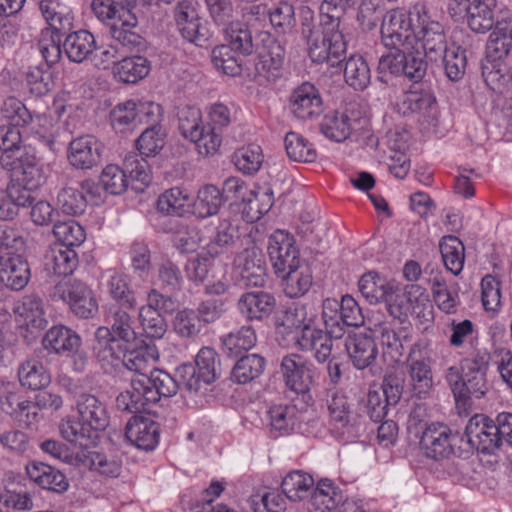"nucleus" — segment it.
I'll list each match as a JSON object with an SVG mask.
<instances>
[{"instance_id": "nucleus-1", "label": "nucleus", "mask_w": 512, "mask_h": 512, "mask_svg": "<svg viewBox=\"0 0 512 512\" xmlns=\"http://www.w3.org/2000/svg\"><path fill=\"white\" fill-rule=\"evenodd\" d=\"M78 418L67 416L59 425L61 436L68 442L84 450L90 448L96 433L109 426V413L106 403L98 396L83 392L75 399Z\"/></svg>"}, {"instance_id": "nucleus-2", "label": "nucleus", "mask_w": 512, "mask_h": 512, "mask_svg": "<svg viewBox=\"0 0 512 512\" xmlns=\"http://www.w3.org/2000/svg\"><path fill=\"white\" fill-rule=\"evenodd\" d=\"M130 308L110 305L106 313L108 326H100L95 331L93 353L101 363H110L115 353L113 349L125 345L130 347L133 341L139 339L133 328Z\"/></svg>"}, {"instance_id": "nucleus-3", "label": "nucleus", "mask_w": 512, "mask_h": 512, "mask_svg": "<svg viewBox=\"0 0 512 512\" xmlns=\"http://www.w3.org/2000/svg\"><path fill=\"white\" fill-rule=\"evenodd\" d=\"M465 436L478 452L494 454L503 445H512V413H500L495 419L476 414L469 419Z\"/></svg>"}, {"instance_id": "nucleus-4", "label": "nucleus", "mask_w": 512, "mask_h": 512, "mask_svg": "<svg viewBox=\"0 0 512 512\" xmlns=\"http://www.w3.org/2000/svg\"><path fill=\"white\" fill-rule=\"evenodd\" d=\"M180 383L190 393L205 394L207 386L220 377L219 357L210 347H203L196 355L195 365L184 363L176 369Z\"/></svg>"}, {"instance_id": "nucleus-5", "label": "nucleus", "mask_w": 512, "mask_h": 512, "mask_svg": "<svg viewBox=\"0 0 512 512\" xmlns=\"http://www.w3.org/2000/svg\"><path fill=\"white\" fill-rule=\"evenodd\" d=\"M50 297L67 302L71 311L84 319L92 318L98 311V304L89 286L78 279H66L54 285Z\"/></svg>"}, {"instance_id": "nucleus-6", "label": "nucleus", "mask_w": 512, "mask_h": 512, "mask_svg": "<svg viewBox=\"0 0 512 512\" xmlns=\"http://www.w3.org/2000/svg\"><path fill=\"white\" fill-rule=\"evenodd\" d=\"M43 353L46 349H51L58 355L72 357L74 370L82 372L87 363V356L81 350L82 341L80 336L72 329L63 326H53L42 339Z\"/></svg>"}, {"instance_id": "nucleus-7", "label": "nucleus", "mask_w": 512, "mask_h": 512, "mask_svg": "<svg viewBox=\"0 0 512 512\" xmlns=\"http://www.w3.org/2000/svg\"><path fill=\"white\" fill-rule=\"evenodd\" d=\"M408 389L418 399L427 398L433 389L431 358L423 355L420 343H414L406 359Z\"/></svg>"}, {"instance_id": "nucleus-8", "label": "nucleus", "mask_w": 512, "mask_h": 512, "mask_svg": "<svg viewBox=\"0 0 512 512\" xmlns=\"http://www.w3.org/2000/svg\"><path fill=\"white\" fill-rule=\"evenodd\" d=\"M414 12L417 17L416 28L419 29L417 35L422 42L425 56L431 61H438L449 48L444 27L438 21L431 20L424 4L414 5Z\"/></svg>"}, {"instance_id": "nucleus-9", "label": "nucleus", "mask_w": 512, "mask_h": 512, "mask_svg": "<svg viewBox=\"0 0 512 512\" xmlns=\"http://www.w3.org/2000/svg\"><path fill=\"white\" fill-rule=\"evenodd\" d=\"M489 358L487 352L478 351L471 358H465L461 361L464 379L463 393L465 396L461 397L460 403L463 405H466L471 398L480 399L488 392Z\"/></svg>"}, {"instance_id": "nucleus-10", "label": "nucleus", "mask_w": 512, "mask_h": 512, "mask_svg": "<svg viewBox=\"0 0 512 512\" xmlns=\"http://www.w3.org/2000/svg\"><path fill=\"white\" fill-rule=\"evenodd\" d=\"M307 47L310 59L317 64L326 63L330 67H337L346 58L347 43L341 30L328 27L312 39Z\"/></svg>"}, {"instance_id": "nucleus-11", "label": "nucleus", "mask_w": 512, "mask_h": 512, "mask_svg": "<svg viewBox=\"0 0 512 512\" xmlns=\"http://www.w3.org/2000/svg\"><path fill=\"white\" fill-rule=\"evenodd\" d=\"M280 372L286 387L296 394H307L314 386L317 371L315 366L302 355L291 353L284 356Z\"/></svg>"}, {"instance_id": "nucleus-12", "label": "nucleus", "mask_w": 512, "mask_h": 512, "mask_svg": "<svg viewBox=\"0 0 512 512\" xmlns=\"http://www.w3.org/2000/svg\"><path fill=\"white\" fill-rule=\"evenodd\" d=\"M236 283L244 288H262L267 281L266 263L262 252L256 248H246L234 261Z\"/></svg>"}, {"instance_id": "nucleus-13", "label": "nucleus", "mask_w": 512, "mask_h": 512, "mask_svg": "<svg viewBox=\"0 0 512 512\" xmlns=\"http://www.w3.org/2000/svg\"><path fill=\"white\" fill-rule=\"evenodd\" d=\"M414 8L410 12L403 9H392L388 11L381 23V39L387 48H399L406 45L413 34Z\"/></svg>"}, {"instance_id": "nucleus-14", "label": "nucleus", "mask_w": 512, "mask_h": 512, "mask_svg": "<svg viewBox=\"0 0 512 512\" xmlns=\"http://www.w3.org/2000/svg\"><path fill=\"white\" fill-rule=\"evenodd\" d=\"M457 438L458 434L453 433L447 425L436 422L425 426L419 445L428 458L440 460L453 454Z\"/></svg>"}, {"instance_id": "nucleus-15", "label": "nucleus", "mask_w": 512, "mask_h": 512, "mask_svg": "<svg viewBox=\"0 0 512 512\" xmlns=\"http://www.w3.org/2000/svg\"><path fill=\"white\" fill-rule=\"evenodd\" d=\"M267 250L276 275L301 261L294 237L284 230H276L270 235Z\"/></svg>"}, {"instance_id": "nucleus-16", "label": "nucleus", "mask_w": 512, "mask_h": 512, "mask_svg": "<svg viewBox=\"0 0 512 512\" xmlns=\"http://www.w3.org/2000/svg\"><path fill=\"white\" fill-rule=\"evenodd\" d=\"M174 17L178 31L186 41L199 47L208 42L209 31L191 2H179L175 7Z\"/></svg>"}, {"instance_id": "nucleus-17", "label": "nucleus", "mask_w": 512, "mask_h": 512, "mask_svg": "<svg viewBox=\"0 0 512 512\" xmlns=\"http://www.w3.org/2000/svg\"><path fill=\"white\" fill-rule=\"evenodd\" d=\"M345 348L356 369L369 368L373 375L380 373V368H375L378 348L371 335L366 333L349 334L345 339Z\"/></svg>"}, {"instance_id": "nucleus-18", "label": "nucleus", "mask_w": 512, "mask_h": 512, "mask_svg": "<svg viewBox=\"0 0 512 512\" xmlns=\"http://www.w3.org/2000/svg\"><path fill=\"white\" fill-rule=\"evenodd\" d=\"M289 108L299 119L307 120L323 112V102L319 90L310 82H303L293 89L289 97Z\"/></svg>"}, {"instance_id": "nucleus-19", "label": "nucleus", "mask_w": 512, "mask_h": 512, "mask_svg": "<svg viewBox=\"0 0 512 512\" xmlns=\"http://www.w3.org/2000/svg\"><path fill=\"white\" fill-rule=\"evenodd\" d=\"M276 306L274 295L262 290L245 292L237 301L239 313L250 322H260L269 318Z\"/></svg>"}, {"instance_id": "nucleus-20", "label": "nucleus", "mask_w": 512, "mask_h": 512, "mask_svg": "<svg viewBox=\"0 0 512 512\" xmlns=\"http://www.w3.org/2000/svg\"><path fill=\"white\" fill-rule=\"evenodd\" d=\"M158 423L149 417L134 415L127 423L125 437L139 449L153 450L159 441Z\"/></svg>"}, {"instance_id": "nucleus-21", "label": "nucleus", "mask_w": 512, "mask_h": 512, "mask_svg": "<svg viewBox=\"0 0 512 512\" xmlns=\"http://www.w3.org/2000/svg\"><path fill=\"white\" fill-rule=\"evenodd\" d=\"M26 472L29 479L42 489L62 494L70 487L66 475L52 465L32 461L26 465Z\"/></svg>"}, {"instance_id": "nucleus-22", "label": "nucleus", "mask_w": 512, "mask_h": 512, "mask_svg": "<svg viewBox=\"0 0 512 512\" xmlns=\"http://www.w3.org/2000/svg\"><path fill=\"white\" fill-rule=\"evenodd\" d=\"M102 144L92 136H82L71 141L68 159L79 169H91L101 162Z\"/></svg>"}, {"instance_id": "nucleus-23", "label": "nucleus", "mask_w": 512, "mask_h": 512, "mask_svg": "<svg viewBox=\"0 0 512 512\" xmlns=\"http://www.w3.org/2000/svg\"><path fill=\"white\" fill-rule=\"evenodd\" d=\"M481 72L491 90L512 96V71L505 60L485 57L481 63Z\"/></svg>"}, {"instance_id": "nucleus-24", "label": "nucleus", "mask_w": 512, "mask_h": 512, "mask_svg": "<svg viewBox=\"0 0 512 512\" xmlns=\"http://www.w3.org/2000/svg\"><path fill=\"white\" fill-rule=\"evenodd\" d=\"M42 356L43 349H36L30 357L19 365L17 375L23 387L31 390H41L50 384L51 377L41 362Z\"/></svg>"}, {"instance_id": "nucleus-25", "label": "nucleus", "mask_w": 512, "mask_h": 512, "mask_svg": "<svg viewBox=\"0 0 512 512\" xmlns=\"http://www.w3.org/2000/svg\"><path fill=\"white\" fill-rule=\"evenodd\" d=\"M278 276L282 278L283 291L289 298L304 296L310 290L313 282L311 267L304 260L281 272Z\"/></svg>"}, {"instance_id": "nucleus-26", "label": "nucleus", "mask_w": 512, "mask_h": 512, "mask_svg": "<svg viewBox=\"0 0 512 512\" xmlns=\"http://www.w3.org/2000/svg\"><path fill=\"white\" fill-rule=\"evenodd\" d=\"M0 276L6 288L23 290L31 278L29 263L22 255H11L0 262Z\"/></svg>"}, {"instance_id": "nucleus-27", "label": "nucleus", "mask_w": 512, "mask_h": 512, "mask_svg": "<svg viewBox=\"0 0 512 512\" xmlns=\"http://www.w3.org/2000/svg\"><path fill=\"white\" fill-rule=\"evenodd\" d=\"M130 384L132 390L124 391L117 396L116 407L121 411L137 414L144 411L153 401L148 398L144 374H134Z\"/></svg>"}, {"instance_id": "nucleus-28", "label": "nucleus", "mask_w": 512, "mask_h": 512, "mask_svg": "<svg viewBox=\"0 0 512 512\" xmlns=\"http://www.w3.org/2000/svg\"><path fill=\"white\" fill-rule=\"evenodd\" d=\"M360 120L352 118L347 112L331 111L320 123L321 133L330 140L342 142L358 129Z\"/></svg>"}, {"instance_id": "nucleus-29", "label": "nucleus", "mask_w": 512, "mask_h": 512, "mask_svg": "<svg viewBox=\"0 0 512 512\" xmlns=\"http://www.w3.org/2000/svg\"><path fill=\"white\" fill-rule=\"evenodd\" d=\"M143 341L139 338L133 341L130 347L117 346L114 354L111 357V362L107 365H115V362H121L122 365L135 374H144L143 370L146 369L148 363L147 347L143 345ZM103 366L106 363H102Z\"/></svg>"}, {"instance_id": "nucleus-30", "label": "nucleus", "mask_w": 512, "mask_h": 512, "mask_svg": "<svg viewBox=\"0 0 512 512\" xmlns=\"http://www.w3.org/2000/svg\"><path fill=\"white\" fill-rule=\"evenodd\" d=\"M156 209L163 215L183 217L191 213V196L184 188H169L159 195Z\"/></svg>"}, {"instance_id": "nucleus-31", "label": "nucleus", "mask_w": 512, "mask_h": 512, "mask_svg": "<svg viewBox=\"0 0 512 512\" xmlns=\"http://www.w3.org/2000/svg\"><path fill=\"white\" fill-rule=\"evenodd\" d=\"M239 239L238 227L229 219H222L215 228L214 236L205 246L206 254L210 258L219 257L233 249Z\"/></svg>"}, {"instance_id": "nucleus-32", "label": "nucleus", "mask_w": 512, "mask_h": 512, "mask_svg": "<svg viewBox=\"0 0 512 512\" xmlns=\"http://www.w3.org/2000/svg\"><path fill=\"white\" fill-rule=\"evenodd\" d=\"M225 201V196L215 185H204L198 190L196 198L191 199V213L199 219L214 216Z\"/></svg>"}, {"instance_id": "nucleus-33", "label": "nucleus", "mask_w": 512, "mask_h": 512, "mask_svg": "<svg viewBox=\"0 0 512 512\" xmlns=\"http://www.w3.org/2000/svg\"><path fill=\"white\" fill-rule=\"evenodd\" d=\"M334 338L318 328H306L302 335L297 337V344L302 350H314V357L318 363L329 360Z\"/></svg>"}, {"instance_id": "nucleus-34", "label": "nucleus", "mask_w": 512, "mask_h": 512, "mask_svg": "<svg viewBox=\"0 0 512 512\" xmlns=\"http://www.w3.org/2000/svg\"><path fill=\"white\" fill-rule=\"evenodd\" d=\"M62 47L68 59L75 63H82L96 51L94 36L87 30L69 34Z\"/></svg>"}, {"instance_id": "nucleus-35", "label": "nucleus", "mask_w": 512, "mask_h": 512, "mask_svg": "<svg viewBox=\"0 0 512 512\" xmlns=\"http://www.w3.org/2000/svg\"><path fill=\"white\" fill-rule=\"evenodd\" d=\"M78 263V255L72 248L55 246L45 254V269L57 276L71 275Z\"/></svg>"}, {"instance_id": "nucleus-36", "label": "nucleus", "mask_w": 512, "mask_h": 512, "mask_svg": "<svg viewBox=\"0 0 512 512\" xmlns=\"http://www.w3.org/2000/svg\"><path fill=\"white\" fill-rule=\"evenodd\" d=\"M14 312L21 316L26 325L31 328L43 330L48 324L43 299L36 293L23 296Z\"/></svg>"}, {"instance_id": "nucleus-37", "label": "nucleus", "mask_w": 512, "mask_h": 512, "mask_svg": "<svg viewBox=\"0 0 512 512\" xmlns=\"http://www.w3.org/2000/svg\"><path fill=\"white\" fill-rule=\"evenodd\" d=\"M221 342L225 356L239 358L256 345L257 336L251 326H242L238 331L223 336Z\"/></svg>"}, {"instance_id": "nucleus-38", "label": "nucleus", "mask_w": 512, "mask_h": 512, "mask_svg": "<svg viewBox=\"0 0 512 512\" xmlns=\"http://www.w3.org/2000/svg\"><path fill=\"white\" fill-rule=\"evenodd\" d=\"M343 501L341 491L327 478L318 481L310 499L311 512H331Z\"/></svg>"}, {"instance_id": "nucleus-39", "label": "nucleus", "mask_w": 512, "mask_h": 512, "mask_svg": "<svg viewBox=\"0 0 512 512\" xmlns=\"http://www.w3.org/2000/svg\"><path fill=\"white\" fill-rule=\"evenodd\" d=\"M146 389L148 390V398L153 403H156L163 397L174 396L179 386H183L180 383V379H174L169 373L161 370L154 369L149 375L144 374Z\"/></svg>"}, {"instance_id": "nucleus-40", "label": "nucleus", "mask_w": 512, "mask_h": 512, "mask_svg": "<svg viewBox=\"0 0 512 512\" xmlns=\"http://www.w3.org/2000/svg\"><path fill=\"white\" fill-rule=\"evenodd\" d=\"M266 366L260 354L252 353L238 358L231 371V380L237 384H248L259 378Z\"/></svg>"}, {"instance_id": "nucleus-41", "label": "nucleus", "mask_w": 512, "mask_h": 512, "mask_svg": "<svg viewBox=\"0 0 512 512\" xmlns=\"http://www.w3.org/2000/svg\"><path fill=\"white\" fill-rule=\"evenodd\" d=\"M224 30L228 47L243 55H250L253 51L258 49V44L254 41L252 30L249 26L241 21H230L226 24Z\"/></svg>"}, {"instance_id": "nucleus-42", "label": "nucleus", "mask_w": 512, "mask_h": 512, "mask_svg": "<svg viewBox=\"0 0 512 512\" xmlns=\"http://www.w3.org/2000/svg\"><path fill=\"white\" fill-rule=\"evenodd\" d=\"M150 69V61L147 58L135 55L117 61L113 66V74L123 83H136L146 77Z\"/></svg>"}, {"instance_id": "nucleus-43", "label": "nucleus", "mask_w": 512, "mask_h": 512, "mask_svg": "<svg viewBox=\"0 0 512 512\" xmlns=\"http://www.w3.org/2000/svg\"><path fill=\"white\" fill-rule=\"evenodd\" d=\"M327 408L330 422L336 428H351L358 423V414L353 412L352 404L343 393H334L328 400Z\"/></svg>"}, {"instance_id": "nucleus-44", "label": "nucleus", "mask_w": 512, "mask_h": 512, "mask_svg": "<svg viewBox=\"0 0 512 512\" xmlns=\"http://www.w3.org/2000/svg\"><path fill=\"white\" fill-rule=\"evenodd\" d=\"M511 49L512 22H497L489 36L486 57L505 60Z\"/></svg>"}, {"instance_id": "nucleus-45", "label": "nucleus", "mask_w": 512, "mask_h": 512, "mask_svg": "<svg viewBox=\"0 0 512 512\" xmlns=\"http://www.w3.org/2000/svg\"><path fill=\"white\" fill-rule=\"evenodd\" d=\"M496 0H472L467 16L470 29L476 33H486L494 27V8Z\"/></svg>"}, {"instance_id": "nucleus-46", "label": "nucleus", "mask_w": 512, "mask_h": 512, "mask_svg": "<svg viewBox=\"0 0 512 512\" xmlns=\"http://www.w3.org/2000/svg\"><path fill=\"white\" fill-rule=\"evenodd\" d=\"M436 104V97L430 89H411L404 94L399 108L403 115L428 114L436 108Z\"/></svg>"}, {"instance_id": "nucleus-47", "label": "nucleus", "mask_w": 512, "mask_h": 512, "mask_svg": "<svg viewBox=\"0 0 512 512\" xmlns=\"http://www.w3.org/2000/svg\"><path fill=\"white\" fill-rule=\"evenodd\" d=\"M314 484V479L309 474L302 471H293L283 478L281 489L289 500L297 502L311 494Z\"/></svg>"}, {"instance_id": "nucleus-48", "label": "nucleus", "mask_w": 512, "mask_h": 512, "mask_svg": "<svg viewBox=\"0 0 512 512\" xmlns=\"http://www.w3.org/2000/svg\"><path fill=\"white\" fill-rule=\"evenodd\" d=\"M359 291L371 304L379 303L387 297L393 287L388 280L375 271L363 274L358 282Z\"/></svg>"}, {"instance_id": "nucleus-49", "label": "nucleus", "mask_w": 512, "mask_h": 512, "mask_svg": "<svg viewBox=\"0 0 512 512\" xmlns=\"http://www.w3.org/2000/svg\"><path fill=\"white\" fill-rule=\"evenodd\" d=\"M18 167L14 172L15 181L27 185L28 189H37L44 182V173L34 155H19Z\"/></svg>"}, {"instance_id": "nucleus-50", "label": "nucleus", "mask_w": 512, "mask_h": 512, "mask_svg": "<svg viewBox=\"0 0 512 512\" xmlns=\"http://www.w3.org/2000/svg\"><path fill=\"white\" fill-rule=\"evenodd\" d=\"M344 78L346 83L355 90H364L371 80L370 68L360 55L350 56L345 63Z\"/></svg>"}, {"instance_id": "nucleus-51", "label": "nucleus", "mask_w": 512, "mask_h": 512, "mask_svg": "<svg viewBox=\"0 0 512 512\" xmlns=\"http://www.w3.org/2000/svg\"><path fill=\"white\" fill-rule=\"evenodd\" d=\"M440 252L445 267L458 275L464 264V245L456 236H445L440 242Z\"/></svg>"}, {"instance_id": "nucleus-52", "label": "nucleus", "mask_w": 512, "mask_h": 512, "mask_svg": "<svg viewBox=\"0 0 512 512\" xmlns=\"http://www.w3.org/2000/svg\"><path fill=\"white\" fill-rule=\"evenodd\" d=\"M440 59L449 80L457 82L463 78L467 67L466 49L452 43Z\"/></svg>"}, {"instance_id": "nucleus-53", "label": "nucleus", "mask_w": 512, "mask_h": 512, "mask_svg": "<svg viewBox=\"0 0 512 512\" xmlns=\"http://www.w3.org/2000/svg\"><path fill=\"white\" fill-rule=\"evenodd\" d=\"M77 461L80 465L98 471L101 474L117 477L121 471V462L114 458H108L106 455L98 452L78 453Z\"/></svg>"}, {"instance_id": "nucleus-54", "label": "nucleus", "mask_w": 512, "mask_h": 512, "mask_svg": "<svg viewBox=\"0 0 512 512\" xmlns=\"http://www.w3.org/2000/svg\"><path fill=\"white\" fill-rule=\"evenodd\" d=\"M137 115V103L129 100L111 110L110 122L116 132L132 131L138 128Z\"/></svg>"}, {"instance_id": "nucleus-55", "label": "nucleus", "mask_w": 512, "mask_h": 512, "mask_svg": "<svg viewBox=\"0 0 512 512\" xmlns=\"http://www.w3.org/2000/svg\"><path fill=\"white\" fill-rule=\"evenodd\" d=\"M53 234L60 242L58 246L72 249L76 246H80L86 239V233L83 227L71 219L55 223Z\"/></svg>"}, {"instance_id": "nucleus-56", "label": "nucleus", "mask_w": 512, "mask_h": 512, "mask_svg": "<svg viewBox=\"0 0 512 512\" xmlns=\"http://www.w3.org/2000/svg\"><path fill=\"white\" fill-rule=\"evenodd\" d=\"M287 156L295 162H313L316 159V151L311 147L307 139L296 132H288L284 139Z\"/></svg>"}, {"instance_id": "nucleus-57", "label": "nucleus", "mask_w": 512, "mask_h": 512, "mask_svg": "<svg viewBox=\"0 0 512 512\" xmlns=\"http://www.w3.org/2000/svg\"><path fill=\"white\" fill-rule=\"evenodd\" d=\"M233 161L237 169L244 174H254L263 163L262 149L256 144L244 146L234 153Z\"/></svg>"}, {"instance_id": "nucleus-58", "label": "nucleus", "mask_w": 512, "mask_h": 512, "mask_svg": "<svg viewBox=\"0 0 512 512\" xmlns=\"http://www.w3.org/2000/svg\"><path fill=\"white\" fill-rule=\"evenodd\" d=\"M385 11L383 0H362L357 13V21L363 31L374 30L383 20Z\"/></svg>"}, {"instance_id": "nucleus-59", "label": "nucleus", "mask_w": 512, "mask_h": 512, "mask_svg": "<svg viewBox=\"0 0 512 512\" xmlns=\"http://www.w3.org/2000/svg\"><path fill=\"white\" fill-rule=\"evenodd\" d=\"M271 432L274 437L287 434L294 425L295 408L288 405H274L268 411Z\"/></svg>"}, {"instance_id": "nucleus-60", "label": "nucleus", "mask_w": 512, "mask_h": 512, "mask_svg": "<svg viewBox=\"0 0 512 512\" xmlns=\"http://www.w3.org/2000/svg\"><path fill=\"white\" fill-rule=\"evenodd\" d=\"M337 307L338 301L336 299H326L323 302L322 318L325 332L334 339H341L346 332V327L349 326L342 320Z\"/></svg>"}, {"instance_id": "nucleus-61", "label": "nucleus", "mask_w": 512, "mask_h": 512, "mask_svg": "<svg viewBox=\"0 0 512 512\" xmlns=\"http://www.w3.org/2000/svg\"><path fill=\"white\" fill-rule=\"evenodd\" d=\"M165 144V132L162 127L145 128L136 140V147L145 157L155 156Z\"/></svg>"}, {"instance_id": "nucleus-62", "label": "nucleus", "mask_w": 512, "mask_h": 512, "mask_svg": "<svg viewBox=\"0 0 512 512\" xmlns=\"http://www.w3.org/2000/svg\"><path fill=\"white\" fill-rule=\"evenodd\" d=\"M434 301L445 313H455L459 304L457 292H452L442 277H434L431 284Z\"/></svg>"}, {"instance_id": "nucleus-63", "label": "nucleus", "mask_w": 512, "mask_h": 512, "mask_svg": "<svg viewBox=\"0 0 512 512\" xmlns=\"http://www.w3.org/2000/svg\"><path fill=\"white\" fill-rule=\"evenodd\" d=\"M226 45L216 46L211 53V60L216 69L229 76H238L242 72L241 62Z\"/></svg>"}, {"instance_id": "nucleus-64", "label": "nucleus", "mask_w": 512, "mask_h": 512, "mask_svg": "<svg viewBox=\"0 0 512 512\" xmlns=\"http://www.w3.org/2000/svg\"><path fill=\"white\" fill-rule=\"evenodd\" d=\"M1 114L9 120L13 126H27L33 119L32 113L16 97H7L1 106Z\"/></svg>"}]
</instances>
